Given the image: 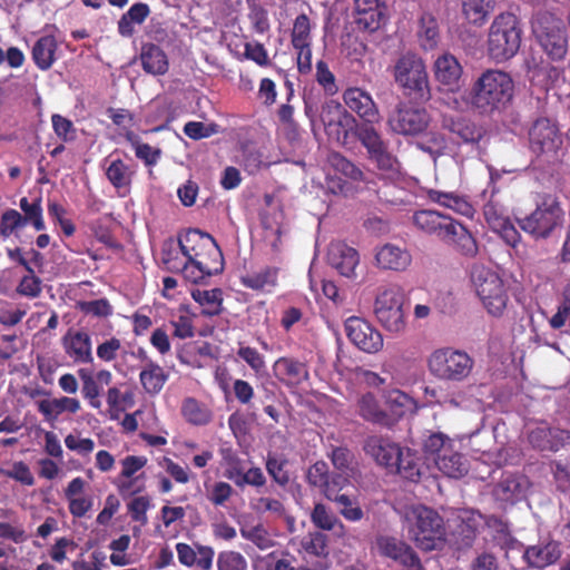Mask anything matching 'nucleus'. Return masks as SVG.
<instances>
[{
	"mask_svg": "<svg viewBox=\"0 0 570 570\" xmlns=\"http://www.w3.org/2000/svg\"><path fill=\"white\" fill-rule=\"evenodd\" d=\"M338 507L340 514L347 521L357 522L363 519L364 512L355 497L342 493L332 500Z\"/></svg>",
	"mask_w": 570,
	"mask_h": 570,
	"instance_id": "nucleus-49",
	"label": "nucleus"
},
{
	"mask_svg": "<svg viewBox=\"0 0 570 570\" xmlns=\"http://www.w3.org/2000/svg\"><path fill=\"white\" fill-rule=\"evenodd\" d=\"M328 478V466L324 461H317L306 471V481L309 485L318 488L321 491L326 484Z\"/></svg>",
	"mask_w": 570,
	"mask_h": 570,
	"instance_id": "nucleus-62",
	"label": "nucleus"
},
{
	"mask_svg": "<svg viewBox=\"0 0 570 570\" xmlns=\"http://www.w3.org/2000/svg\"><path fill=\"white\" fill-rule=\"evenodd\" d=\"M386 404L391 411L389 415L394 422L407 413H414L417 409L415 400L400 390L387 393Z\"/></svg>",
	"mask_w": 570,
	"mask_h": 570,
	"instance_id": "nucleus-43",
	"label": "nucleus"
},
{
	"mask_svg": "<svg viewBox=\"0 0 570 570\" xmlns=\"http://www.w3.org/2000/svg\"><path fill=\"white\" fill-rule=\"evenodd\" d=\"M376 547L381 556L401 563L406 570H422L417 556L401 540L382 535L376 539Z\"/></svg>",
	"mask_w": 570,
	"mask_h": 570,
	"instance_id": "nucleus-16",
	"label": "nucleus"
},
{
	"mask_svg": "<svg viewBox=\"0 0 570 570\" xmlns=\"http://www.w3.org/2000/svg\"><path fill=\"white\" fill-rule=\"evenodd\" d=\"M528 439L535 449L558 451L561 446L570 445V431L541 425L531 430Z\"/></svg>",
	"mask_w": 570,
	"mask_h": 570,
	"instance_id": "nucleus-26",
	"label": "nucleus"
},
{
	"mask_svg": "<svg viewBox=\"0 0 570 570\" xmlns=\"http://www.w3.org/2000/svg\"><path fill=\"white\" fill-rule=\"evenodd\" d=\"M293 47L311 45V21L304 13L296 17L292 30Z\"/></svg>",
	"mask_w": 570,
	"mask_h": 570,
	"instance_id": "nucleus-53",
	"label": "nucleus"
},
{
	"mask_svg": "<svg viewBox=\"0 0 570 570\" xmlns=\"http://www.w3.org/2000/svg\"><path fill=\"white\" fill-rule=\"evenodd\" d=\"M462 14L473 26H483L494 9L493 0H461Z\"/></svg>",
	"mask_w": 570,
	"mask_h": 570,
	"instance_id": "nucleus-38",
	"label": "nucleus"
},
{
	"mask_svg": "<svg viewBox=\"0 0 570 570\" xmlns=\"http://www.w3.org/2000/svg\"><path fill=\"white\" fill-rule=\"evenodd\" d=\"M374 122L355 124L354 136L366 149L370 160L376 164L377 168L387 173H396L399 170V161L389 150V142L385 141L380 131L373 127Z\"/></svg>",
	"mask_w": 570,
	"mask_h": 570,
	"instance_id": "nucleus-10",
	"label": "nucleus"
},
{
	"mask_svg": "<svg viewBox=\"0 0 570 570\" xmlns=\"http://www.w3.org/2000/svg\"><path fill=\"white\" fill-rule=\"evenodd\" d=\"M375 265L383 271L403 272L412 263V255L404 246L386 243L375 249Z\"/></svg>",
	"mask_w": 570,
	"mask_h": 570,
	"instance_id": "nucleus-20",
	"label": "nucleus"
},
{
	"mask_svg": "<svg viewBox=\"0 0 570 570\" xmlns=\"http://www.w3.org/2000/svg\"><path fill=\"white\" fill-rule=\"evenodd\" d=\"M19 206L24 213L23 218H26V224H32L38 232L46 228L40 198H37L33 203H29V200L23 197L20 199Z\"/></svg>",
	"mask_w": 570,
	"mask_h": 570,
	"instance_id": "nucleus-50",
	"label": "nucleus"
},
{
	"mask_svg": "<svg viewBox=\"0 0 570 570\" xmlns=\"http://www.w3.org/2000/svg\"><path fill=\"white\" fill-rule=\"evenodd\" d=\"M443 227L439 239L454 247L464 256L472 257L478 253L475 239L461 223L450 217Z\"/></svg>",
	"mask_w": 570,
	"mask_h": 570,
	"instance_id": "nucleus-19",
	"label": "nucleus"
},
{
	"mask_svg": "<svg viewBox=\"0 0 570 570\" xmlns=\"http://www.w3.org/2000/svg\"><path fill=\"white\" fill-rule=\"evenodd\" d=\"M191 297L203 307V314L215 316L220 314L223 304V292L220 288L194 289Z\"/></svg>",
	"mask_w": 570,
	"mask_h": 570,
	"instance_id": "nucleus-45",
	"label": "nucleus"
},
{
	"mask_svg": "<svg viewBox=\"0 0 570 570\" xmlns=\"http://www.w3.org/2000/svg\"><path fill=\"white\" fill-rule=\"evenodd\" d=\"M530 147L537 155L556 156L562 145L560 132L551 120L538 119L530 129Z\"/></svg>",
	"mask_w": 570,
	"mask_h": 570,
	"instance_id": "nucleus-15",
	"label": "nucleus"
},
{
	"mask_svg": "<svg viewBox=\"0 0 570 570\" xmlns=\"http://www.w3.org/2000/svg\"><path fill=\"white\" fill-rule=\"evenodd\" d=\"M181 415L193 425H207L213 420V412L209 406L194 397H187L183 401Z\"/></svg>",
	"mask_w": 570,
	"mask_h": 570,
	"instance_id": "nucleus-41",
	"label": "nucleus"
},
{
	"mask_svg": "<svg viewBox=\"0 0 570 570\" xmlns=\"http://www.w3.org/2000/svg\"><path fill=\"white\" fill-rule=\"evenodd\" d=\"M140 60L144 70L150 75H164L168 70V59L161 48L154 43L141 47Z\"/></svg>",
	"mask_w": 570,
	"mask_h": 570,
	"instance_id": "nucleus-36",
	"label": "nucleus"
},
{
	"mask_svg": "<svg viewBox=\"0 0 570 570\" xmlns=\"http://www.w3.org/2000/svg\"><path fill=\"white\" fill-rule=\"evenodd\" d=\"M177 558L180 564L191 568L196 567L199 570H212L215 551L209 546L195 543L178 542L176 544Z\"/></svg>",
	"mask_w": 570,
	"mask_h": 570,
	"instance_id": "nucleus-24",
	"label": "nucleus"
},
{
	"mask_svg": "<svg viewBox=\"0 0 570 570\" xmlns=\"http://www.w3.org/2000/svg\"><path fill=\"white\" fill-rule=\"evenodd\" d=\"M560 543L554 540H543L529 546L523 553L525 562L533 568L543 569L556 563L561 558Z\"/></svg>",
	"mask_w": 570,
	"mask_h": 570,
	"instance_id": "nucleus-27",
	"label": "nucleus"
},
{
	"mask_svg": "<svg viewBox=\"0 0 570 570\" xmlns=\"http://www.w3.org/2000/svg\"><path fill=\"white\" fill-rule=\"evenodd\" d=\"M393 78L406 95L428 100L431 96L429 76L423 59L411 51L402 53L393 66Z\"/></svg>",
	"mask_w": 570,
	"mask_h": 570,
	"instance_id": "nucleus-6",
	"label": "nucleus"
},
{
	"mask_svg": "<svg viewBox=\"0 0 570 570\" xmlns=\"http://www.w3.org/2000/svg\"><path fill=\"white\" fill-rule=\"evenodd\" d=\"M432 71L435 81L450 92H455L460 88L463 68L454 55H439L433 62Z\"/></svg>",
	"mask_w": 570,
	"mask_h": 570,
	"instance_id": "nucleus-17",
	"label": "nucleus"
},
{
	"mask_svg": "<svg viewBox=\"0 0 570 570\" xmlns=\"http://www.w3.org/2000/svg\"><path fill=\"white\" fill-rule=\"evenodd\" d=\"M471 282L485 311L491 316H502L509 303V294L499 274L483 265H473Z\"/></svg>",
	"mask_w": 570,
	"mask_h": 570,
	"instance_id": "nucleus-4",
	"label": "nucleus"
},
{
	"mask_svg": "<svg viewBox=\"0 0 570 570\" xmlns=\"http://www.w3.org/2000/svg\"><path fill=\"white\" fill-rule=\"evenodd\" d=\"M320 120L330 137L344 144L347 138V128H352L356 119L340 102L328 100L322 106Z\"/></svg>",
	"mask_w": 570,
	"mask_h": 570,
	"instance_id": "nucleus-13",
	"label": "nucleus"
},
{
	"mask_svg": "<svg viewBox=\"0 0 570 570\" xmlns=\"http://www.w3.org/2000/svg\"><path fill=\"white\" fill-rule=\"evenodd\" d=\"M364 451L377 464L387 469L393 468L401 455V448L396 443L379 435H372L366 439Z\"/></svg>",
	"mask_w": 570,
	"mask_h": 570,
	"instance_id": "nucleus-25",
	"label": "nucleus"
},
{
	"mask_svg": "<svg viewBox=\"0 0 570 570\" xmlns=\"http://www.w3.org/2000/svg\"><path fill=\"white\" fill-rule=\"evenodd\" d=\"M473 364L468 353L449 347L434 351L428 360L429 371L433 376L452 382L466 379Z\"/></svg>",
	"mask_w": 570,
	"mask_h": 570,
	"instance_id": "nucleus-9",
	"label": "nucleus"
},
{
	"mask_svg": "<svg viewBox=\"0 0 570 570\" xmlns=\"http://www.w3.org/2000/svg\"><path fill=\"white\" fill-rule=\"evenodd\" d=\"M179 248L181 254L189 261L195 256H202L206 252L213 258H222V252L214 238L198 229H191L179 237Z\"/></svg>",
	"mask_w": 570,
	"mask_h": 570,
	"instance_id": "nucleus-18",
	"label": "nucleus"
},
{
	"mask_svg": "<svg viewBox=\"0 0 570 570\" xmlns=\"http://www.w3.org/2000/svg\"><path fill=\"white\" fill-rule=\"evenodd\" d=\"M316 81L320 86L323 87L325 92L330 96L335 95L338 91V87L336 85L335 76L330 70L327 63L323 60L317 61L316 63Z\"/></svg>",
	"mask_w": 570,
	"mask_h": 570,
	"instance_id": "nucleus-59",
	"label": "nucleus"
},
{
	"mask_svg": "<svg viewBox=\"0 0 570 570\" xmlns=\"http://www.w3.org/2000/svg\"><path fill=\"white\" fill-rule=\"evenodd\" d=\"M240 534L244 539L252 541L262 550L273 546V540L262 525L242 528Z\"/></svg>",
	"mask_w": 570,
	"mask_h": 570,
	"instance_id": "nucleus-60",
	"label": "nucleus"
},
{
	"mask_svg": "<svg viewBox=\"0 0 570 570\" xmlns=\"http://www.w3.org/2000/svg\"><path fill=\"white\" fill-rule=\"evenodd\" d=\"M357 412L366 421L382 426H391L394 420L381 409L379 401L372 393H365L357 401Z\"/></svg>",
	"mask_w": 570,
	"mask_h": 570,
	"instance_id": "nucleus-35",
	"label": "nucleus"
},
{
	"mask_svg": "<svg viewBox=\"0 0 570 570\" xmlns=\"http://www.w3.org/2000/svg\"><path fill=\"white\" fill-rule=\"evenodd\" d=\"M532 32L542 50L556 61L566 58L568 36L563 21L550 12H539L532 20Z\"/></svg>",
	"mask_w": 570,
	"mask_h": 570,
	"instance_id": "nucleus-7",
	"label": "nucleus"
},
{
	"mask_svg": "<svg viewBox=\"0 0 570 570\" xmlns=\"http://www.w3.org/2000/svg\"><path fill=\"white\" fill-rule=\"evenodd\" d=\"M26 225V218L18 210L8 209L0 219V235L3 238H8Z\"/></svg>",
	"mask_w": 570,
	"mask_h": 570,
	"instance_id": "nucleus-54",
	"label": "nucleus"
},
{
	"mask_svg": "<svg viewBox=\"0 0 570 570\" xmlns=\"http://www.w3.org/2000/svg\"><path fill=\"white\" fill-rule=\"evenodd\" d=\"M442 126L464 142H479L484 134L482 127L476 126L464 117L444 115L442 118Z\"/></svg>",
	"mask_w": 570,
	"mask_h": 570,
	"instance_id": "nucleus-31",
	"label": "nucleus"
},
{
	"mask_svg": "<svg viewBox=\"0 0 570 570\" xmlns=\"http://www.w3.org/2000/svg\"><path fill=\"white\" fill-rule=\"evenodd\" d=\"M273 368L278 380L291 386H297L308 379L305 364L291 357H279Z\"/></svg>",
	"mask_w": 570,
	"mask_h": 570,
	"instance_id": "nucleus-30",
	"label": "nucleus"
},
{
	"mask_svg": "<svg viewBox=\"0 0 570 570\" xmlns=\"http://www.w3.org/2000/svg\"><path fill=\"white\" fill-rule=\"evenodd\" d=\"M529 480L523 475H505L494 488L493 494L498 501L513 504L525 498Z\"/></svg>",
	"mask_w": 570,
	"mask_h": 570,
	"instance_id": "nucleus-28",
	"label": "nucleus"
},
{
	"mask_svg": "<svg viewBox=\"0 0 570 570\" xmlns=\"http://www.w3.org/2000/svg\"><path fill=\"white\" fill-rule=\"evenodd\" d=\"M127 139L131 142L136 157L144 160L146 165L153 166L158 161L160 149L140 142L132 132L127 134Z\"/></svg>",
	"mask_w": 570,
	"mask_h": 570,
	"instance_id": "nucleus-56",
	"label": "nucleus"
},
{
	"mask_svg": "<svg viewBox=\"0 0 570 570\" xmlns=\"http://www.w3.org/2000/svg\"><path fill=\"white\" fill-rule=\"evenodd\" d=\"M348 340L361 351L377 353L383 347L382 334L367 321L352 316L345 322Z\"/></svg>",
	"mask_w": 570,
	"mask_h": 570,
	"instance_id": "nucleus-14",
	"label": "nucleus"
},
{
	"mask_svg": "<svg viewBox=\"0 0 570 570\" xmlns=\"http://www.w3.org/2000/svg\"><path fill=\"white\" fill-rule=\"evenodd\" d=\"M217 570H247V561L236 551H222L217 557Z\"/></svg>",
	"mask_w": 570,
	"mask_h": 570,
	"instance_id": "nucleus-57",
	"label": "nucleus"
},
{
	"mask_svg": "<svg viewBox=\"0 0 570 570\" xmlns=\"http://www.w3.org/2000/svg\"><path fill=\"white\" fill-rule=\"evenodd\" d=\"M237 356L246 362L256 374L263 373L266 368L264 356L256 348L240 344Z\"/></svg>",
	"mask_w": 570,
	"mask_h": 570,
	"instance_id": "nucleus-58",
	"label": "nucleus"
},
{
	"mask_svg": "<svg viewBox=\"0 0 570 570\" xmlns=\"http://www.w3.org/2000/svg\"><path fill=\"white\" fill-rule=\"evenodd\" d=\"M223 271V257L213 258L212 263L208 261H186L184 267L179 271L184 277L191 283L203 282L212 275L218 274Z\"/></svg>",
	"mask_w": 570,
	"mask_h": 570,
	"instance_id": "nucleus-34",
	"label": "nucleus"
},
{
	"mask_svg": "<svg viewBox=\"0 0 570 570\" xmlns=\"http://www.w3.org/2000/svg\"><path fill=\"white\" fill-rule=\"evenodd\" d=\"M428 197L430 200L451 208L461 215L470 216L473 213L472 206L464 198L453 193L430 189L428 191Z\"/></svg>",
	"mask_w": 570,
	"mask_h": 570,
	"instance_id": "nucleus-46",
	"label": "nucleus"
},
{
	"mask_svg": "<svg viewBox=\"0 0 570 570\" xmlns=\"http://www.w3.org/2000/svg\"><path fill=\"white\" fill-rule=\"evenodd\" d=\"M521 38L520 22L513 13L505 12L497 16L488 31L489 57L497 62L511 59L520 49Z\"/></svg>",
	"mask_w": 570,
	"mask_h": 570,
	"instance_id": "nucleus-2",
	"label": "nucleus"
},
{
	"mask_svg": "<svg viewBox=\"0 0 570 570\" xmlns=\"http://www.w3.org/2000/svg\"><path fill=\"white\" fill-rule=\"evenodd\" d=\"M450 216L443 215L435 210H419L413 215V224L423 233L433 235L439 238L443 226H445Z\"/></svg>",
	"mask_w": 570,
	"mask_h": 570,
	"instance_id": "nucleus-39",
	"label": "nucleus"
},
{
	"mask_svg": "<svg viewBox=\"0 0 570 570\" xmlns=\"http://www.w3.org/2000/svg\"><path fill=\"white\" fill-rule=\"evenodd\" d=\"M455 442L442 432L432 433L424 441L426 458L448 478L460 479L469 471L468 460L455 449Z\"/></svg>",
	"mask_w": 570,
	"mask_h": 570,
	"instance_id": "nucleus-5",
	"label": "nucleus"
},
{
	"mask_svg": "<svg viewBox=\"0 0 570 570\" xmlns=\"http://www.w3.org/2000/svg\"><path fill=\"white\" fill-rule=\"evenodd\" d=\"M348 476L344 473H334L331 476L328 475L326 484L322 489V493L327 500L332 501L342 494L340 492L348 484Z\"/></svg>",
	"mask_w": 570,
	"mask_h": 570,
	"instance_id": "nucleus-61",
	"label": "nucleus"
},
{
	"mask_svg": "<svg viewBox=\"0 0 570 570\" xmlns=\"http://www.w3.org/2000/svg\"><path fill=\"white\" fill-rule=\"evenodd\" d=\"M331 167L335 173L343 175L345 178L353 181L364 180L363 171L351 160L345 158L338 153H334L328 158Z\"/></svg>",
	"mask_w": 570,
	"mask_h": 570,
	"instance_id": "nucleus-48",
	"label": "nucleus"
},
{
	"mask_svg": "<svg viewBox=\"0 0 570 570\" xmlns=\"http://www.w3.org/2000/svg\"><path fill=\"white\" fill-rule=\"evenodd\" d=\"M343 99L345 105L360 118L367 122H380L381 116L372 96L357 87L348 88L344 91Z\"/></svg>",
	"mask_w": 570,
	"mask_h": 570,
	"instance_id": "nucleus-23",
	"label": "nucleus"
},
{
	"mask_svg": "<svg viewBox=\"0 0 570 570\" xmlns=\"http://www.w3.org/2000/svg\"><path fill=\"white\" fill-rule=\"evenodd\" d=\"M144 390L149 394H158L164 387L168 375L154 362H148L139 374Z\"/></svg>",
	"mask_w": 570,
	"mask_h": 570,
	"instance_id": "nucleus-44",
	"label": "nucleus"
},
{
	"mask_svg": "<svg viewBox=\"0 0 570 570\" xmlns=\"http://www.w3.org/2000/svg\"><path fill=\"white\" fill-rule=\"evenodd\" d=\"M4 474L8 478L16 480L23 485L30 487L35 484V478L29 466L22 461L13 462L11 464V468L4 471Z\"/></svg>",
	"mask_w": 570,
	"mask_h": 570,
	"instance_id": "nucleus-63",
	"label": "nucleus"
},
{
	"mask_svg": "<svg viewBox=\"0 0 570 570\" xmlns=\"http://www.w3.org/2000/svg\"><path fill=\"white\" fill-rule=\"evenodd\" d=\"M327 256L330 265L342 276L347 278L356 277L360 256L355 248L342 242H334L328 247Z\"/></svg>",
	"mask_w": 570,
	"mask_h": 570,
	"instance_id": "nucleus-22",
	"label": "nucleus"
},
{
	"mask_svg": "<svg viewBox=\"0 0 570 570\" xmlns=\"http://www.w3.org/2000/svg\"><path fill=\"white\" fill-rule=\"evenodd\" d=\"M57 41L52 36L38 39L32 48V59L41 70H48L56 61Z\"/></svg>",
	"mask_w": 570,
	"mask_h": 570,
	"instance_id": "nucleus-40",
	"label": "nucleus"
},
{
	"mask_svg": "<svg viewBox=\"0 0 570 570\" xmlns=\"http://www.w3.org/2000/svg\"><path fill=\"white\" fill-rule=\"evenodd\" d=\"M405 295L397 286L380 287L374 302V314L389 332L400 333L406 327Z\"/></svg>",
	"mask_w": 570,
	"mask_h": 570,
	"instance_id": "nucleus-8",
	"label": "nucleus"
},
{
	"mask_svg": "<svg viewBox=\"0 0 570 570\" xmlns=\"http://www.w3.org/2000/svg\"><path fill=\"white\" fill-rule=\"evenodd\" d=\"M150 507V500L148 497H137L128 504V511L134 521L139 522L141 525L147 524V510Z\"/></svg>",
	"mask_w": 570,
	"mask_h": 570,
	"instance_id": "nucleus-64",
	"label": "nucleus"
},
{
	"mask_svg": "<svg viewBox=\"0 0 570 570\" xmlns=\"http://www.w3.org/2000/svg\"><path fill=\"white\" fill-rule=\"evenodd\" d=\"M104 167L108 180L115 188H126L130 185L134 170L121 159H106Z\"/></svg>",
	"mask_w": 570,
	"mask_h": 570,
	"instance_id": "nucleus-42",
	"label": "nucleus"
},
{
	"mask_svg": "<svg viewBox=\"0 0 570 570\" xmlns=\"http://www.w3.org/2000/svg\"><path fill=\"white\" fill-rule=\"evenodd\" d=\"M311 521L320 530L333 531L337 535H344L346 533L344 523L330 507L322 502L314 504L311 512Z\"/></svg>",
	"mask_w": 570,
	"mask_h": 570,
	"instance_id": "nucleus-33",
	"label": "nucleus"
},
{
	"mask_svg": "<svg viewBox=\"0 0 570 570\" xmlns=\"http://www.w3.org/2000/svg\"><path fill=\"white\" fill-rule=\"evenodd\" d=\"M409 535L416 546L425 551L436 549L444 540L443 519L433 509L412 505L405 511Z\"/></svg>",
	"mask_w": 570,
	"mask_h": 570,
	"instance_id": "nucleus-3",
	"label": "nucleus"
},
{
	"mask_svg": "<svg viewBox=\"0 0 570 570\" xmlns=\"http://www.w3.org/2000/svg\"><path fill=\"white\" fill-rule=\"evenodd\" d=\"M563 212L556 196L546 195L535 210L519 222L520 227L535 238H546L561 223Z\"/></svg>",
	"mask_w": 570,
	"mask_h": 570,
	"instance_id": "nucleus-11",
	"label": "nucleus"
},
{
	"mask_svg": "<svg viewBox=\"0 0 570 570\" xmlns=\"http://www.w3.org/2000/svg\"><path fill=\"white\" fill-rule=\"evenodd\" d=\"M390 470L413 482H416L421 476L417 459L409 449H401L400 460Z\"/></svg>",
	"mask_w": 570,
	"mask_h": 570,
	"instance_id": "nucleus-47",
	"label": "nucleus"
},
{
	"mask_svg": "<svg viewBox=\"0 0 570 570\" xmlns=\"http://www.w3.org/2000/svg\"><path fill=\"white\" fill-rule=\"evenodd\" d=\"M358 24L374 31L385 23L387 13L384 0H355Z\"/></svg>",
	"mask_w": 570,
	"mask_h": 570,
	"instance_id": "nucleus-29",
	"label": "nucleus"
},
{
	"mask_svg": "<svg viewBox=\"0 0 570 570\" xmlns=\"http://www.w3.org/2000/svg\"><path fill=\"white\" fill-rule=\"evenodd\" d=\"M430 124V115L424 108L407 106L404 102L396 105L387 117L389 128L399 135L415 136L424 131Z\"/></svg>",
	"mask_w": 570,
	"mask_h": 570,
	"instance_id": "nucleus-12",
	"label": "nucleus"
},
{
	"mask_svg": "<svg viewBox=\"0 0 570 570\" xmlns=\"http://www.w3.org/2000/svg\"><path fill=\"white\" fill-rule=\"evenodd\" d=\"M277 275L276 267L266 266L242 276L240 282L250 289L271 292L277 284Z\"/></svg>",
	"mask_w": 570,
	"mask_h": 570,
	"instance_id": "nucleus-37",
	"label": "nucleus"
},
{
	"mask_svg": "<svg viewBox=\"0 0 570 570\" xmlns=\"http://www.w3.org/2000/svg\"><path fill=\"white\" fill-rule=\"evenodd\" d=\"M66 355L76 364L94 361L91 337L86 331L69 330L61 340Z\"/></svg>",
	"mask_w": 570,
	"mask_h": 570,
	"instance_id": "nucleus-21",
	"label": "nucleus"
},
{
	"mask_svg": "<svg viewBox=\"0 0 570 570\" xmlns=\"http://www.w3.org/2000/svg\"><path fill=\"white\" fill-rule=\"evenodd\" d=\"M161 261L170 272H179L187 258L181 254L179 244L176 246L173 242L164 245L161 250Z\"/></svg>",
	"mask_w": 570,
	"mask_h": 570,
	"instance_id": "nucleus-55",
	"label": "nucleus"
},
{
	"mask_svg": "<svg viewBox=\"0 0 570 570\" xmlns=\"http://www.w3.org/2000/svg\"><path fill=\"white\" fill-rule=\"evenodd\" d=\"M513 96V80L499 69H488L472 87V106L482 114H490L505 106Z\"/></svg>",
	"mask_w": 570,
	"mask_h": 570,
	"instance_id": "nucleus-1",
	"label": "nucleus"
},
{
	"mask_svg": "<svg viewBox=\"0 0 570 570\" xmlns=\"http://www.w3.org/2000/svg\"><path fill=\"white\" fill-rule=\"evenodd\" d=\"M419 38L424 49H433L438 43L439 29L435 19L423 16L420 20Z\"/></svg>",
	"mask_w": 570,
	"mask_h": 570,
	"instance_id": "nucleus-51",
	"label": "nucleus"
},
{
	"mask_svg": "<svg viewBox=\"0 0 570 570\" xmlns=\"http://www.w3.org/2000/svg\"><path fill=\"white\" fill-rule=\"evenodd\" d=\"M37 406L38 411L50 422L56 421L65 412L75 414L81 409L80 401L69 396L40 400L37 402Z\"/></svg>",
	"mask_w": 570,
	"mask_h": 570,
	"instance_id": "nucleus-32",
	"label": "nucleus"
},
{
	"mask_svg": "<svg viewBox=\"0 0 570 570\" xmlns=\"http://www.w3.org/2000/svg\"><path fill=\"white\" fill-rule=\"evenodd\" d=\"M416 147L428 153L434 160L446 150L445 138L438 132H430L416 142Z\"/></svg>",
	"mask_w": 570,
	"mask_h": 570,
	"instance_id": "nucleus-52",
	"label": "nucleus"
}]
</instances>
